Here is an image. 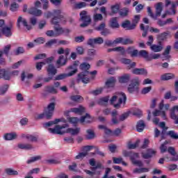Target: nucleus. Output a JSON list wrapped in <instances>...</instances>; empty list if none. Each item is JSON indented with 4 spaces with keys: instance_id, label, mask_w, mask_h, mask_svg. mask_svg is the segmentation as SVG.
<instances>
[{
    "instance_id": "f257e3e1",
    "label": "nucleus",
    "mask_w": 178,
    "mask_h": 178,
    "mask_svg": "<svg viewBox=\"0 0 178 178\" xmlns=\"http://www.w3.org/2000/svg\"><path fill=\"white\" fill-rule=\"evenodd\" d=\"M69 124H64L63 125H56L54 128H49L48 130L51 134H65V133H70L72 136H76L80 133V128H68Z\"/></svg>"
},
{
    "instance_id": "f03ea898",
    "label": "nucleus",
    "mask_w": 178,
    "mask_h": 178,
    "mask_svg": "<svg viewBox=\"0 0 178 178\" xmlns=\"http://www.w3.org/2000/svg\"><path fill=\"white\" fill-rule=\"evenodd\" d=\"M79 67L82 70V72L78 74V81H82L84 84H88L90 82V78L88 77L90 72H88V69L91 66L87 63H83L80 65Z\"/></svg>"
},
{
    "instance_id": "7ed1b4c3",
    "label": "nucleus",
    "mask_w": 178,
    "mask_h": 178,
    "mask_svg": "<svg viewBox=\"0 0 178 178\" xmlns=\"http://www.w3.org/2000/svg\"><path fill=\"white\" fill-rule=\"evenodd\" d=\"M126 101H127V97L126 96V94L124 92H117L110 99V103L112 105H114V108L119 109L122 104H123V105L126 104Z\"/></svg>"
},
{
    "instance_id": "20e7f679",
    "label": "nucleus",
    "mask_w": 178,
    "mask_h": 178,
    "mask_svg": "<svg viewBox=\"0 0 178 178\" xmlns=\"http://www.w3.org/2000/svg\"><path fill=\"white\" fill-rule=\"evenodd\" d=\"M69 123L73 124V126H77L79 122L80 123H91L92 122V118L90 114L86 113V115L81 116L80 119L76 117H69L67 118Z\"/></svg>"
},
{
    "instance_id": "39448f33",
    "label": "nucleus",
    "mask_w": 178,
    "mask_h": 178,
    "mask_svg": "<svg viewBox=\"0 0 178 178\" xmlns=\"http://www.w3.org/2000/svg\"><path fill=\"white\" fill-rule=\"evenodd\" d=\"M69 69H74V70L71 71L68 74H60L54 78V80H65V79H67V77H70L71 76H73V74H75V73L77 72V63H74L72 66H70Z\"/></svg>"
},
{
    "instance_id": "423d86ee",
    "label": "nucleus",
    "mask_w": 178,
    "mask_h": 178,
    "mask_svg": "<svg viewBox=\"0 0 178 178\" xmlns=\"http://www.w3.org/2000/svg\"><path fill=\"white\" fill-rule=\"evenodd\" d=\"M140 83H141V81H140L138 78L134 79L131 81V84H129L128 86V92H129V94H133V92H138V86H140Z\"/></svg>"
},
{
    "instance_id": "0eeeda50",
    "label": "nucleus",
    "mask_w": 178,
    "mask_h": 178,
    "mask_svg": "<svg viewBox=\"0 0 178 178\" xmlns=\"http://www.w3.org/2000/svg\"><path fill=\"white\" fill-rule=\"evenodd\" d=\"M81 20H82L83 24L80 25L81 27H87L90 23H91V17L87 15V11L83 10L80 13Z\"/></svg>"
},
{
    "instance_id": "6e6552de",
    "label": "nucleus",
    "mask_w": 178,
    "mask_h": 178,
    "mask_svg": "<svg viewBox=\"0 0 178 178\" xmlns=\"http://www.w3.org/2000/svg\"><path fill=\"white\" fill-rule=\"evenodd\" d=\"M55 111V103H50L44 110L46 119H51Z\"/></svg>"
},
{
    "instance_id": "1a4fd4ad",
    "label": "nucleus",
    "mask_w": 178,
    "mask_h": 178,
    "mask_svg": "<svg viewBox=\"0 0 178 178\" xmlns=\"http://www.w3.org/2000/svg\"><path fill=\"white\" fill-rule=\"evenodd\" d=\"M177 161L178 156H164L159 160L158 163L163 165L165 162H177Z\"/></svg>"
},
{
    "instance_id": "9d476101",
    "label": "nucleus",
    "mask_w": 178,
    "mask_h": 178,
    "mask_svg": "<svg viewBox=\"0 0 178 178\" xmlns=\"http://www.w3.org/2000/svg\"><path fill=\"white\" fill-rule=\"evenodd\" d=\"M20 24H22V26H24V27H26V29L28 30H31L32 29L31 25H29L26 19L23 18L22 17H19L17 21V27L20 28Z\"/></svg>"
},
{
    "instance_id": "9b49d317",
    "label": "nucleus",
    "mask_w": 178,
    "mask_h": 178,
    "mask_svg": "<svg viewBox=\"0 0 178 178\" xmlns=\"http://www.w3.org/2000/svg\"><path fill=\"white\" fill-rule=\"evenodd\" d=\"M1 33L6 37H12V26H4L2 29L0 31V35Z\"/></svg>"
},
{
    "instance_id": "f8f14e48",
    "label": "nucleus",
    "mask_w": 178,
    "mask_h": 178,
    "mask_svg": "<svg viewBox=\"0 0 178 178\" xmlns=\"http://www.w3.org/2000/svg\"><path fill=\"white\" fill-rule=\"evenodd\" d=\"M94 148V146L87 145L82 148V152H80L76 156H87L88 152Z\"/></svg>"
},
{
    "instance_id": "ddd939ff",
    "label": "nucleus",
    "mask_w": 178,
    "mask_h": 178,
    "mask_svg": "<svg viewBox=\"0 0 178 178\" xmlns=\"http://www.w3.org/2000/svg\"><path fill=\"white\" fill-rule=\"evenodd\" d=\"M67 62V57H65L64 56H60L58 59L56 61L57 67H62V66H65Z\"/></svg>"
},
{
    "instance_id": "4468645a",
    "label": "nucleus",
    "mask_w": 178,
    "mask_h": 178,
    "mask_svg": "<svg viewBox=\"0 0 178 178\" xmlns=\"http://www.w3.org/2000/svg\"><path fill=\"white\" fill-rule=\"evenodd\" d=\"M53 60H54V57H50V58H47L46 60H44L42 62L36 63L37 70H41V69H42V66H44V65H47V63H51V62H52Z\"/></svg>"
},
{
    "instance_id": "2eb2a0df",
    "label": "nucleus",
    "mask_w": 178,
    "mask_h": 178,
    "mask_svg": "<svg viewBox=\"0 0 178 178\" xmlns=\"http://www.w3.org/2000/svg\"><path fill=\"white\" fill-rule=\"evenodd\" d=\"M0 79H3L4 80H10V74L9 71L5 69H1L0 67Z\"/></svg>"
},
{
    "instance_id": "dca6fc26",
    "label": "nucleus",
    "mask_w": 178,
    "mask_h": 178,
    "mask_svg": "<svg viewBox=\"0 0 178 178\" xmlns=\"http://www.w3.org/2000/svg\"><path fill=\"white\" fill-rule=\"evenodd\" d=\"M17 147L19 149H25L26 151L34 149V146L29 143H18Z\"/></svg>"
},
{
    "instance_id": "f3484780",
    "label": "nucleus",
    "mask_w": 178,
    "mask_h": 178,
    "mask_svg": "<svg viewBox=\"0 0 178 178\" xmlns=\"http://www.w3.org/2000/svg\"><path fill=\"white\" fill-rule=\"evenodd\" d=\"M175 8H176V5L175 3H172L171 6V9L165 11V13L161 15L162 19H165V17H166L168 15H170V16L176 15V10H175Z\"/></svg>"
},
{
    "instance_id": "a211bd4d",
    "label": "nucleus",
    "mask_w": 178,
    "mask_h": 178,
    "mask_svg": "<svg viewBox=\"0 0 178 178\" xmlns=\"http://www.w3.org/2000/svg\"><path fill=\"white\" fill-rule=\"evenodd\" d=\"M118 81L121 84H125L130 81V74H124L122 76L118 78Z\"/></svg>"
},
{
    "instance_id": "6ab92c4d",
    "label": "nucleus",
    "mask_w": 178,
    "mask_h": 178,
    "mask_svg": "<svg viewBox=\"0 0 178 178\" xmlns=\"http://www.w3.org/2000/svg\"><path fill=\"white\" fill-rule=\"evenodd\" d=\"M70 112L77 113L78 115H83L86 112V108L83 106H79L78 108H72L70 110Z\"/></svg>"
},
{
    "instance_id": "aec40b11",
    "label": "nucleus",
    "mask_w": 178,
    "mask_h": 178,
    "mask_svg": "<svg viewBox=\"0 0 178 178\" xmlns=\"http://www.w3.org/2000/svg\"><path fill=\"white\" fill-rule=\"evenodd\" d=\"M3 138L6 141H10L12 140H16V138H17V134L15 132L6 134L3 136Z\"/></svg>"
},
{
    "instance_id": "412c9836",
    "label": "nucleus",
    "mask_w": 178,
    "mask_h": 178,
    "mask_svg": "<svg viewBox=\"0 0 178 178\" xmlns=\"http://www.w3.org/2000/svg\"><path fill=\"white\" fill-rule=\"evenodd\" d=\"M159 44H152L150 46L151 51L153 52H161L163 49V47L162 46V43L161 42H159Z\"/></svg>"
},
{
    "instance_id": "4be33fe9",
    "label": "nucleus",
    "mask_w": 178,
    "mask_h": 178,
    "mask_svg": "<svg viewBox=\"0 0 178 178\" xmlns=\"http://www.w3.org/2000/svg\"><path fill=\"white\" fill-rule=\"evenodd\" d=\"M122 27H123V29H127V30H134V29H136V25L130 24V21L127 20L122 24Z\"/></svg>"
},
{
    "instance_id": "5701e85b",
    "label": "nucleus",
    "mask_w": 178,
    "mask_h": 178,
    "mask_svg": "<svg viewBox=\"0 0 178 178\" xmlns=\"http://www.w3.org/2000/svg\"><path fill=\"white\" fill-rule=\"evenodd\" d=\"M152 115L154 118H156V116H161L164 120H166V113L162 110H155L152 113Z\"/></svg>"
},
{
    "instance_id": "b1692460",
    "label": "nucleus",
    "mask_w": 178,
    "mask_h": 178,
    "mask_svg": "<svg viewBox=\"0 0 178 178\" xmlns=\"http://www.w3.org/2000/svg\"><path fill=\"white\" fill-rule=\"evenodd\" d=\"M44 163H47V165H58V163H60V160L58 158H52L44 160Z\"/></svg>"
},
{
    "instance_id": "393cba45",
    "label": "nucleus",
    "mask_w": 178,
    "mask_h": 178,
    "mask_svg": "<svg viewBox=\"0 0 178 178\" xmlns=\"http://www.w3.org/2000/svg\"><path fill=\"white\" fill-rule=\"evenodd\" d=\"M162 5V3H158L156 6V15H154L156 20L158 19V17H159V16H161V13H162V10L163 9Z\"/></svg>"
},
{
    "instance_id": "a878e982",
    "label": "nucleus",
    "mask_w": 178,
    "mask_h": 178,
    "mask_svg": "<svg viewBox=\"0 0 178 178\" xmlns=\"http://www.w3.org/2000/svg\"><path fill=\"white\" fill-rule=\"evenodd\" d=\"M170 35V32H169V31L163 32L162 33L157 35L156 38H157L158 41H165V40H166L168 35Z\"/></svg>"
},
{
    "instance_id": "bb28decb",
    "label": "nucleus",
    "mask_w": 178,
    "mask_h": 178,
    "mask_svg": "<svg viewBox=\"0 0 178 178\" xmlns=\"http://www.w3.org/2000/svg\"><path fill=\"white\" fill-rule=\"evenodd\" d=\"M30 15H33V16H41L42 15V11L38 10L36 8H31L29 10Z\"/></svg>"
},
{
    "instance_id": "cd10ccee",
    "label": "nucleus",
    "mask_w": 178,
    "mask_h": 178,
    "mask_svg": "<svg viewBox=\"0 0 178 178\" xmlns=\"http://www.w3.org/2000/svg\"><path fill=\"white\" fill-rule=\"evenodd\" d=\"M131 161L133 165H135L136 166H138L139 168H143V166H144L143 161L136 159V157H134V156L131 157Z\"/></svg>"
},
{
    "instance_id": "c85d7f7f",
    "label": "nucleus",
    "mask_w": 178,
    "mask_h": 178,
    "mask_svg": "<svg viewBox=\"0 0 178 178\" xmlns=\"http://www.w3.org/2000/svg\"><path fill=\"white\" fill-rule=\"evenodd\" d=\"M132 73L134 74H147V73H148L147 72V70L144 69V68H135L132 70Z\"/></svg>"
},
{
    "instance_id": "c756f323",
    "label": "nucleus",
    "mask_w": 178,
    "mask_h": 178,
    "mask_svg": "<svg viewBox=\"0 0 178 178\" xmlns=\"http://www.w3.org/2000/svg\"><path fill=\"white\" fill-rule=\"evenodd\" d=\"M115 83H116V79H115V77H111L106 81V86L108 88H110L111 87H115Z\"/></svg>"
},
{
    "instance_id": "7c9ffc66",
    "label": "nucleus",
    "mask_w": 178,
    "mask_h": 178,
    "mask_svg": "<svg viewBox=\"0 0 178 178\" xmlns=\"http://www.w3.org/2000/svg\"><path fill=\"white\" fill-rule=\"evenodd\" d=\"M110 27L112 29H119V23H118L117 17H113L110 20Z\"/></svg>"
},
{
    "instance_id": "2f4dec72",
    "label": "nucleus",
    "mask_w": 178,
    "mask_h": 178,
    "mask_svg": "<svg viewBox=\"0 0 178 178\" xmlns=\"http://www.w3.org/2000/svg\"><path fill=\"white\" fill-rule=\"evenodd\" d=\"M145 127V123L143 120H140L138 122L137 125H136V129L137 131L139 133H141L144 130Z\"/></svg>"
},
{
    "instance_id": "473e14b6",
    "label": "nucleus",
    "mask_w": 178,
    "mask_h": 178,
    "mask_svg": "<svg viewBox=\"0 0 178 178\" xmlns=\"http://www.w3.org/2000/svg\"><path fill=\"white\" fill-rule=\"evenodd\" d=\"M33 77V74H29V73H26L25 72H23L21 74V80L22 81H24L26 80V79H27L28 80L31 79Z\"/></svg>"
},
{
    "instance_id": "72a5a7b5",
    "label": "nucleus",
    "mask_w": 178,
    "mask_h": 178,
    "mask_svg": "<svg viewBox=\"0 0 178 178\" xmlns=\"http://www.w3.org/2000/svg\"><path fill=\"white\" fill-rule=\"evenodd\" d=\"M169 108H170V105L169 104H164V101L161 100V103L159 105V109L160 111H169Z\"/></svg>"
},
{
    "instance_id": "f704fd0d",
    "label": "nucleus",
    "mask_w": 178,
    "mask_h": 178,
    "mask_svg": "<svg viewBox=\"0 0 178 178\" xmlns=\"http://www.w3.org/2000/svg\"><path fill=\"white\" fill-rule=\"evenodd\" d=\"M167 136L170 137L172 140H178V133L175 131L174 130L168 131L167 132Z\"/></svg>"
},
{
    "instance_id": "c9c22d12",
    "label": "nucleus",
    "mask_w": 178,
    "mask_h": 178,
    "mask_svg": "<svg viewBox=\"0 0 178 178\" xmlns=\"http://www.w3.org/2000/svg\"><path fill=\"white\" fill-rule=\"evenodd\" d=\"M138 56H140L141 58H144L145 60H148L149 58V54H148V51L145 50H140L138 52Z\"/></svg>"
},
{
    "instance_id": "e433bc0d",
    "label": "nucleus",
    "mask_w": 178,
    "mask_h": 178,
    "mask_svg": "<svg viewBox=\"0 0 178 178\" xmlns=\"http://www.w3.org/2000/svg\"><path fill=\"white\" fill-rule=\"evenodd\" d=\"M47 72L49 74H51V76H55V74L57 73V70L55 69V67L52 64L49 65Z\"/></svg>"
},
{
    "instance_id": "4c0bfd02",
    "label": "nucleus",
    "mask_w": 178,
    "mask_h": 178,
    "mask_svg": "<svg viewBox=\"0 0 178 178\" xmlns=\"http://www.w3.org/2000/svg\"><path fill=\"white\" fill-rule=\"evenodd\" d=\"M86 138L87 140H92V138H95V134L94 133V130L93 129H88L86 131Z\"/></svg>"
},
{
    "instance_id": "58836bf2",
    "label": "nucleus",
    "mask_w": 178,
    "mask_h": 178,
    "mask_svg": "<svg viewBox=\"0 0 178 178\" xmlns=\"http://www.w3.org/2000/svg\"><path fill=\"white\" fill-rule=\"evenodd\" d=\"M5 172L6 175H8V176H17L19 175V172L12 169V168H6L5 170Z\"/></svg>"
},
{
    "instance_id": "ea45409f",
    "label": "nucleus",
    "mask_w": 178,
    "mask_h": 178,
    "mask_svg": "<svg viewBox=\"0 0 178 178\" xmlns=\"http://www.w3.org/2000/svg\"><path fill=\"white\" fill-rule=\"evenodd\" d=\"M138 144H140V140H137L135 143L129 142L127 145V148H128V149H136V147H138Z\"/></svg>"
},
{
    "instance_id": "a19ab883",
    "label": "nucleus",
    "mask_w": 178,
    "mask_h": 178,
    "mask_svg": "<svg viewBox=\"0 0 178 178\" xmlns=\"http://www.w3.org/2000/svg\"><path fill=\"white\" fill-rule=\"evenodd\" d=\"M149 172V168H135L134 170V173H147Z\"/></svg>"
},
{
    "instance_id": "79ce46f5",
    "label": "nucleus",
    "mask_w": 178,
    "mask_h": 178,
    "mask_svg": "<svg viewBox=\"0 0 178 178\" xmlns=\"http://www.w3.org/2000/svg\"><path fill=\"white\" fill-rule=\"evenodd\" d=\"M156 155V150L153 149H147V152L143 156H154Z\"/></svg>"
},
{
    "instance_id": "37998d69",
    "label": "nucleus",
    "mask_w": 178,
    "mask_h": 178,
    "mask_svg": "<svg viewBox=\"0 0 178 178\" xmlns=\"http://www.w3.org/2000/svg\"><path fill=\"white\" fill-rule=\"evenodd\" d=\"M91 155L92 156L98 155L99 156H105V153L103 152H101V150H99V148L95 147V152L91 153Z\"/></svg>"
},
{
    "instance_id": "c03bdc74",
    "label": "nucleus",
    "mask_w": 178,
    "mask_h": 178,
    "mask_svg": "<svg viewBox=\"0 0 178 178\" xmlns=\"http://www.w3.org/2000/svg\"><path fill=\"white\" fill-rule=\"evenodd\" d=\"M148 29H149V26H144V24H140V30L143 31L142 36L147 37V34H148Z\"/></svg>"
},
{
    "instance_id": "a18cd8bd",
    "label": "nucleus",
    "mask_w": 178,
    "mask_h": 178,
    "mask_svg": "<svg viewBox=\"0 0 178 178\" xmlns=\"http://www.w3.org/2000/svg\"><path fill=\"white\" fill-rule=\"evenodd\" d=\"M54 31L56 33V36L58 37V35H62V34H63V28L60 26H55Z\"/></svg>"
},
{
    "instance_id": "49530a36",
    "label": "nucleus",
    "mask_w": 178,
    "mask_h": 178,
    "mask_svg": "<svg viewBox=\"0 0 178 178\" xmlns=\"http://www.w3.org/2000/svg\"><path fill=\"white\" fill-rule=\"evenodd\" d=\"M45 90L47 92H50L51 94H56L58 92V90L54 86H46Z\"/></svg>"
},
{
    "instance_id": "de8ad7c7",
    "label": "nucleus",
    "mask_w": 178,
    "mask_h": 178,
    "mask_svg": "<svg viewBox=\"0 0 178 178\" xmlns=\"http://www.w3.org/2000/svg\"><path fill=\"white\" fill-rule=\"evenodd\" d=\"M119 9H120L119 4H115L114 6H111V16L118 13V12H119Z\"/></svg>"
},
{
    "instance_id": "09e8293b",
    "label": "nucleus",
    "mask_w": 178,
    "mask_h": 178,
    "mask_svg": "<svg viewBox=\"0 0 178 178\" xmlns=\"http://www.w3.org/2000/svg\"><path fill=\"white\" fill-rule=\"evenodd\" d=\"M62 17H53L51 19V24H54V26H59V23H60Z\"/></svg>"
},
{
    "instance_id": "8fccbe9b",
    "label": "nucleus",
    "mask_w": 178,
    "mask_h": 178,
    "mask_svg": "<svg viewBox=\"0 0 178 178\" xmlns=\"http://www.w3.org/2000/svg\"><path fill=\"white\" fill-rule=\"evenodd\" d=\"M62 14V10L60 9L54 10H53V17H63Z\"/></svg>"
},
{
    "instance_id": "3c124183",
    "label": "nucleus",
    "mask_w": 178,
    "mask_h": 178,
    "mask_svg": "<svg viewBox=\"0 0 178 178\" xmlns=\"http://www.w3.org/2000/svg\"><path fill=\"white\" fill-rule=\"evenodd\" d=\"M175 77V74L172 73L165 74L161 76V80H170V79H173Z\"/></svg>"
},
{
    "instance_id": "603ef678",
    "label": "nucleus",
    "mask_w": 178,
    "mask_h": 178,
    "mask_svg": "<svg viewBox=\"0 0 178 178\" xmlns=\"http://www.w3.org/2000/svg\"><path fill=\"white\" fill-rule=\"evenodd\" d=\"M102 19H104V17H102V14L95 13L93 15V20L95 22H101V20H102Z\"/></svg>"
},
{
    "instance_id": "864d4df0",
    "label": "nucleus",
    "mask_w": 178,
    "mask_h": 178,
    "mask_svg": "<svg viewBox=\"0 0 178 178\" xmlns=\"http://www.w3.org/2000/svg\"><path fill=\"white\" fill-rule=\"evenodd\" d=\"M122 154L124 156H138V154H134L131 151L123 150Z\"/></svg>"
},
{
    "instance_id": "5fc2aeb1",
    "label": "nucleus",
    "mask_w": 178,
    "mask_h": 178,
    "mask_svg": "<svg viewBox=\"0 0 178 178\" xmlns=\"http://www.w3.org/2000/svg\"><path fill=\"white\" fill-rule=\"evenodd\" d=\"M10 48H12V45L8 44L5 46L3 48V50L0 51V52H3V54H4L5 55H6V56H8L9 55V51H10Z\"/></svg>"
},
{
    "instance_id": "6e6d98bb",
    "label": "nucleus",
    "mask_w": 178,
    "mask_h": 178,
    "mask_svg": "<svg viewBox=\"0 0 178 178\" xmlns=\"http://www.w3.org/2000/svg\"><path fill=\"white\" fill-rule=\"evenodd\" d=\"M108 134H110V136H115V137H119V136L122 134V129L118 128L113 131H111V132Z\"/></svg>"
},
{
    "instance_id": "4d7b16f0",
    "label": "nucleus",
    "mask_w": 178,
    "mask_h": 178,
    "mask_svg": "<svg viewBox=\"0 0 178 178\" xmlns=\"http://www.w3.org/2000/svg\"><path fill=\"white\" fill-rule=\"evenodd\" d=\"M9 88V85H3L0 87V95H5V93L8 91Z\"/></svg>"
},
{
    "instance_id": "13d9d810",
    "label": "nucleus",
    "mask_w": 178,
    "mask_h": 178,
    "mask_svg": "<svg viewBox=\"0 0 178 178\" xmlns=\"http://www.w3.org/2000/svg\"><path fill=\"white\" fill-rule=\"evenodd\" d=\"M171 48L172 47L170 45L167 46L165 51L163 53V55L164 56V58H165V59H169V54H170Z\"/></svg>"
},
{
    "instance_id": "bf43d9fd",
    "label": "nucleus",
    "mask_w": 178,
    "mask_h": 178,
    "mask_svg": "<svg viewBox=\"0 0 178 178\" xmlns=\"http://www.w3.org/2000/svg\"><path fill=\"white\" fill-rule=\"evenodd\" d=\"M115 52H120L122 55H124L126 54V50L124 49V47H118L114 48Z\"/></svg>"
},
{
    "instance_id": "052dcab7",
    "label": "nucleus",
    "mask_w": 178,
    "mask_h": 178,
    "mask_svg": "<svg viewBox=\"0 0 178 178\" xmlns=\"http://www.w3.org/2000/svg\"><path fill=\"white\" fill-rule=\"evenodd\" d=\"M34 42H35V45H40L41 44H44V42H45V38H38L34 40Z\"/></svg>"
},
{
    "instance_id": "680f3d73",
    "label": "nucleus",
    "mask_w": 178,
    "mask_h": 178,
    "mask_svg": "<svg viewBox=\"0 0 178 178\" xmlns=\"http://www.w3.org/2000/svg\"><path fill=\"white\" fill-rule=\"evenodd\" d=\"M159 58H161V54H149L148 61L152 60V59H159Z\"/></svg>"
},
{
    "instance_id": "e2e57ef3",
    "label": "nucleus",
    "mask_w": 178,
    "mask_h": 178,
    "mask_svg": "<svg viewBox=\"0 0 178 178\" xmlns=\"http://www.w3.org/2000/svg\"><path fill=\"white\" fill-rule=\"evenodd\" d=\"M87 6V3L86 2H80L75 4V9H83V8H86Z\"/></svg>"
},
{
    "instance_id": "0e129e2a",
    "label": "nucleus",
    "mask_w": 178,
    "mask_h": 178,
    "mask_svg": "<svg viewBox=\"0 0 178 178\" xmlns=\"http://www.w3.org/2000/svg\"><path fill=\"white\" fill-rule=\"evenodd\" d=\"M141 19V15H137L134 16V19L132 20V24H135V28L137 26V24L138 22H140V19Z\"/></svg>"
},
{
    "instance_id": "69168bd1",
    "label": "nucleus",
    "mask_w": 178,
    "mask_h": 178,
    "mask_svg": "<svg viewBox=\"0 0 178 178\" xmlns=\"http://www.w3.org/2000/svg\"><path fill=\"white\" fill-rule=\"evenodd\" d=\"M40 159H41V156L31 157L26 163L28 164L34 163V162H37V161H40Z\"/></svg>"
},
{
    "instance_id": "338daca9",
    "label": "nucleus",
    "mask_w": 178,
    "mask_h": 178,
    "mask_svg": "<svg viewBox=\"0 0 178 178\" xmlns=\"http://www.w3.org/2000/svg\"><path fill=\"white\" fill-rule=\"evenodd\" d=\"M72 101H75V102H81L83 101V97L80 95H74L71 97Z\"/></svg>"
},
{
    "instance_id": "774afa93",
    "label": "nucleus",
    "mask_w": 178,
    "mask_h": 178,
    "mask_svg": "<svg viewBox=\"0 0 178 178\" xmlns=\"http://www.w3.org/2000/svg\"><path fill=\"white\" fill-rule=\"evenodd\" d=\"M15 55L18 56L24 54V48L19 47L14 51Z\"/></svg>"
}]
</instances>
